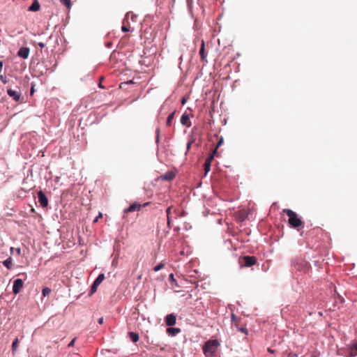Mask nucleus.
Listing matches in <instances>:
<instances>
[{"mask_svg":"<svg viewBox=\"0 0 357 357\" xmlns=\"http://www.w3.org/2000/svg\"><path fill=\"white\" fill-rule=\"evenodd\" d=\"M283 213L289 217V224L294 228L298 227L303 225L302 220L298 217V215L291 209L284 208Z\"/></svg>","mask_w":357,"mask_h":357,"instance_id":"obj_1","label":"nucleus"},{"mask_svg":"<svg viewBox=\"0 0 357 357\" xmlns=\"http://www.w3.org/2000/svg\"><path fill=\"white\" fill-rule=\"evenodd\" d=\"M219 343L218 341L215 340H209L207 341L203 347L204 353L206 355L211 354L213 355L215 353L217 347H218Z\"/></svg>","mask_w":357,"mask_h":357,"instance_id":"obj_2","label":"nucleus"},{"mask_svg":"<svg viewBox=\"0 0 357 357\" xmlns=\"http://www.w3.org/2000/svg\"><path fill=\"white\" fill-rule=\"evenodd\" d=\"M257 261L254 256H243L240 258L239 263L241 267H250L256 264Z\"/></svg>","mask_w":357,"mask_h":357,"instance_id":"obj_3","label":"nucleus"},{"mask_svg":"<svg viewBox=\"0 0 357 357\" xmlns=\"http://www.w3.org/2000/svg\"><path fill=\"white\" fill-rule=\"evenodd\" d=\"M104 279L105 275L103 273H101L98 276L91 287V290L89 291L90 295L93 294L97 291L98 286L101 284Z\"/></svg>","mask_w":357,"mask_h":357,"instance_id":"obj_4","label":"nucleus"},{"mask_svg":"<svg viewBox=\"0 0 357 357\" xmlns=\"http://www.w3.org/2000/svg\"><path fill=\"white\" fill-rule=\"evenodd\" d=\"M38 202H39L40 205L42 207L45 208V207L47 206V205H48L47 197H46L45 194L41 190L38 192Z\"/></svg>","mask_w":357,"mask_h":357,"instance_id":"obj_5","label":"nucleus"},{"mask_svg":"<svg viewBox=\"0 0 357 357\" xmlns=\"http://www.w3.org/2000/svg\"><path fill=\"white\" fill-rule=\"evenodd\" d=\"M24 282L22 279H16L13 286V292L17 294L23 287Z\"/></svg>","mask_w":357,"mask_h":357,"instance_id":"obj_6","label":"nucleus"},{"mask_svg":"<svg viewBox=\"0 0 357 357\" xmlns=\"http://www.w3.org/2000/svg\"><path fill=\"white\" fill-rule=\"evenodd\" d=\"M8 95L11 97L14 100L18 102L21 98V93L20 91L13 90L11 89H8L7 90Z\"/></svg>","mask_w":357,"mask_h":357,"instance_id":"obj_7","label":"nucleus"},{"mask_svg":"<svg viewBox=\"0 0 357 357\" xmlns=\"http://www.w3.org/2000/svg\"><path fill=\"white\" fill-rule=\"evenodd\" d=\"M29 52L30 50L29 47H22L19 50L17 55L22 59H27L29 56Z\"/></svg>","mask_w":357,"mask_h":357,"instance_id":"obj_8","label":"nucleus"},{"mask_svg":"<svg viewBox=\"0 0 357 357\" xmlns=\"http://www.w3.org/2000/svg\"><path fill=\"white\" fill-rule=\"evenodd\" d=\"M176 316L174 314H169L165 317V323L168 326H172L176 324Z\"/></svg>","mask_w":357,"mask_h":357,"instance_id":"obj_9","label":"nucleus"},{"mask_svg":"<svg viewBox=\"0 0 357 357\" xmlns=\"http://www.w3.org/2000/svg\"><path fill=\"white\" fill-rule=\"evenodd\" d=\"M40 6L38 0H33L32 4L29 8V11L36 12L40 10Z\"/></svg>","mask_w":357,"mask_h":357,"instance_id":"obj_10","label":"nucleus"},{"mask_svg":"<svg viewBox=\"0 0 357 357\" xmlns=\"http://www.w3.org/2000/svg\"><path fill=\"white\" fill-rule=\"evenodd\" d=\"M175 177V174L172 172H168L160 176L163 181H172Z\"/></svg>","mask_w":357,"mask_h":357,"instance_id":"obj_11","label":"nucleus"},{"mask_svg":"<svg viewBox=\"0 0 357 357\" xmlns=\"http://www.w3.org/2000/svg\"><path fill=\"white\" fill-rule=\"evenodd\" d=\"M199 54H200L202 61H205V59L206 58V55L205 54V43H204V40L202 41V44H201L200 50H199Z\"/></svg>","mask_w":357,"mask_h":357,"instance_id":"obj_12","label":"nucleus"},{"mask_svg":"<svg viewBox=\"0 0 357 357\" xmlns=\"http://www.w3.org/2000/svg\"><path fill=\"white\" fill-rule=\"evenodd\" d=\"M181 332V329L178 328H172V327H170V328H168L167 329V333L169 335H172V336H174L176 335V334L179 333Z\"/></svg>","mask_w":357,"mask_h":357,"instance_id":"obj_13","label":"nucleus"},{"mask_svg":"<svg viewBox=\"0 0 357 357\" xmlns=\"http://www.w3.org/2000/svg\"><path fill=\"white\" fill-rule=\"evenodd\" d=\"M181 123L183 125H186L188 126H190V118L188 114H183L181 118Z\"/></svg>","mask_w":357,"mask_h":357,"instance_id":"obj_14","label":"nucleus"},{"mask_svg":"<svg viewBox=\"0 0 357 357\" xmlns=\"http://www.w3.org/2000/svg\"><path fill=\"white\" fill-rule=\"evenodd\" d=\"M12 258L9 257L7 259L4 260L2 263L4 266H6L8 269L12 268Z\"/></svg>","mask_w":357,"mask_h":357,"instance_id":"obj_15","label":"nucleus"},{"mask_svg":"<svg viewBox=\"0 0 357 357\" xmlns=\"http://www.w3.org/2000/svg\"><path fill=\"white\" fill-rule=\"evenodd\" d=\"M174 114L175 112H173L170 114H169L166 122L167 126H171L172 120L174 119Z\"/></svg>","mask_w":357,"mask_h":357,"instance_id":"obj_16","label":"nucleus"},{"mask_svg":"<svg viewBox=\"0 0 357 357\" xmlns=\"http://www.w3.org/2000/svg\"><path fill=\"white\" fill-rule=\"evenodd\" d=\"M216 149H215L213 153L206 159L205 162H208V164L211 165V162L213 160L214 155L216 154Z\"/></svg>","mask_w":357,"mask_h":357,"instance_id":"obj_17","label":"nucleus"},{"mask_svg":"<svg viewBox=\"0 0 357 357\" xmlns=\"http://www.w3.org/2000/svg\"><path fill=\"white\" fill-rule=\"evenodd\" d=\"M134 83L133 80L132 79H130L128 82H122L121 83V85H120V88L121 89H126V86L129 84H132Z\"/></svg>","mask_w":357,"mask_h":357,"instance_id":"obj_18","label":"nucleus"},{"mask_svg":"<svg viewBox=\"0 0 357 357\" xmlns=\"http://www.w3.org/2000/svg\"><path fill=\"white\" fill-rule=\"evenodd\" d=\"M10 253H11V255H14L15 253H16L17 255H21V249L20 248L15 249V248L11 247L10 248Z\"/></svg>","mask_w":357,"mask_h":357,"instance_id":"obj_19","label":"nucleus"},{"mask_svg":"<svg viewBox=\"0 0 357 357\" xmlns=\"http://www.w3.org/2000/svg\"><path fill=\"white\" fill-rule=\"evenodd\" d=\"M18 343H19L18 338H15L12 344V349H13V352L17 349V348L18 347Z\"/></svg>","mask_w":357,"mask_h":357,"instance_id":"obj_20","label":"nucleus"},{"mask_svg":"<svg viewBox=\"0 0 357 357\" xmlns=\"http://www.w3.org/2000/svg\"><path fill=\"white\" fill-rule=\"evenodd\" d=\"M357 355V351L355 350V348L354 347V344L351 346L350 348V354L349 356L354 357Z\"/></svg>","mask_w":357,"mask_h":357,"instance_id":"obj_21","label":"nucleus"},{"mask_svg":"<svg viewBox=\"0 0 357 357\" xmlns=\"http://www.w3.org/2000/svg\"><path fill=\"white\" fill-rule=\"evenodd\" d=\"M50 292H51V289L49 287L43 288V291H42L43 296H48L50 294Z\"/></svg>","mask_w":357,"mask_h":357,"instance_id":"obj_22","label":"nucleus"},{"mask_svg":"<svg viewBox=\"0 0 357 357\" xmlns=\"http://www.w3.org/2000/svg\"><path fill=\"white\" fill-rule=\"evenodd\" d=\"M149 204V202L144 203L143 205L139 204H137V203L135 202V211H139V210H140V208H141L142 206H148Z\"/></svg>","mask_w":357,"mask_h":357,"instance_id":"obj_23","label":"nucleus"},{"mask_svg":"<svg viewBox=\"0 0 357 357\" xmlns=\"http://www.w3.org/2000/svg\"><path fill=\"white\" fill-rule=\"evenodd\" d=\"M61 3L66 6L67 8H70L71 6L70 0H60Z\"/></svg>","mask_w":357,"mask_h":357,"instance_id":"obj_24","label":"nucleus"},{"mask_svg":"<svg viewBox=\"0 0 357 357\" xmlns=\"http://www.w3.org/2000/svg\"><path fill=\"white\" fill-rule=\"evenodd\" d=\"M204 167L206 175L211 170V164H208V162H204Z\"/></svg>","mask_w":357,"mask_h":357,"instance_id":"obj_25","label":"nucleus"},{"mask_svg":"<svg viewBox=\"0 0 357 357\" xmlns=\"http://www.w3.org/2000/svg\"><path fill=\"white\" fill-rule=\"evenodd\" d=\"M164 266H165V264L163 263H160L159 264H158L157 266H155L153 268V270L155 272L159 271L160 270H161L164 267Z\"/></svg>","mask_w":357,"mask_h":357,"instance_id":"obj_26","label":"nucleus"},{"mask_svg":"<svg viewBox=\"0 0 357 357\" xmlns=\"http://www.w3.org/2000/svg\"><path fill=\"white\" fill-rule=\"evenodd\" d=\"M155 132H156L155 142L157 144H158L159 141H160V130L159 128H156Z\"/></svg>","mask_w":357,"mask_h":357,"instance_id":"obj_27","label":"nucleus"},{"mask_svg":"<svg viewBox=\"0 0 357 357\" xmlns=\"http://www.w3.org/2000/svg\"><path fill=\"white\" fill-rule=\"evenodd\" d=\"M134 211V204L130 205V206L124 210V213H126L128 212Z\"/></svg>","mask_w":357,"mask_h":357,"instance_id":"obj_28","label":"nucleus"},{"mask_svg":"<svg viewBox=\"0 0 357 357\" xmlns=\"http://www.w3.org/2000/svg\"><path fill=\"white\" fill-rule=\"evenodd\" d=\"M172 210H174V211H176L175 209H174L173 206H169L167 210H166V213H167V216H170L171 215V213H172Z\"/></svg>","mask_w":357,"mask_h":357,"instance_id":"obj_29","label":"nucleus"},{"mask_svg":"<svg viewBox=\"0 0 357 357\" xmlns=\"http://www.w3.org/2000/svg\"><path fill=\"white\" fill-rule=\"evenodd\" d=\"M223 144V138L220 137V139L218 140L216 147L215 149H218V147H220Z\"/></svg>","mask_w":357,"mask_h":357,"instance_id":"obj_30","label":"nucleus"},{"mask_svg":"<svg viewBox=\"0 0 357 357\" xmlns=\"http://www.w3.org/2000/svg\"><path fill=\"white\" fill-rule=\"evenodd\" d=\"M102 217V214L101 213H99L98 215L94 219L93 222H97L99 220V218H101Z\"/></svg>","mask_w":357,"mask_h":357,"instance_id":"obj_31","label":"nucleus"},{"mask_svg":"<svg viewBox=\"0 0 357 357\" xmlns=\"http://www.w3.org/2000/svg\"><path fill=\"white\" fill-rule=\"evenodd\" d=\"M128 335L131 340L134 342V332L130 331L129 332Z\"/></svg>","mask_w":357,"mask_h":357,"instance_id":"obj_32","label":"nucleus"},{"mask_svg":"<svg viewBox=\"0 0 357 357\" xmlns=\"http://www.w3.org/2000/svg\"><path fill=\"white\" fill-rule=\"evenodd\" d=\"M193 143V141L192 140H190L188 142L187 144V151H189L190 147H191V145Z\"/></svg>","mask_w":357,"mask_h":357,"instance_id":"obj_33","label":"nucleus"},{"mask_svg":"<svg viewBox=\"0 0 357 357\" xmlns=\"http://www.w3.org/2000/svg\"><path fill=\"white\" fill-rule=\"evenodd\" d=\"M0 79L2 81V82H3V84L7 83L6 78V77H4L3 76L1 75V76H0Z\"/></svg>","mask_w":357,"mask_h":357,"instance_id":"obj_34","label":"nucleus"},{"mask_svg":"<svg viewBox=\"0 0 357 357\" xmlns=\"http://www.w3.org/2000/svg\"><path fill=\"white\" fill-rule=\"evenodd\" d=\"M76 338H74L71 340V342L68 344V347H73L75 344Z\"/></svg>","mask_w":357,"mask_h":357,"instance_id":"obj_35","label":"nucleus"},{"mask_svg":"<svg viewBox=\"0 0 357 357\" xmlns=\"http://www.w3.org/2000/svg\"><path fill=\"white\" fill-rule=\"evenodd\" d=\"M38 45L41 47V48H43L45 46V44L43 43H38Z\"/></svg>","mask_w":357,"mask_h":357,"instance_id":"obj_36","label":"nucleus"},{"mask_svg":"<svg viewBox=\"0 0 357 357\" xmlns=\"http://www.w3.org/2000/svg\"><path fill=\"white\" fill-rule=\"evenodd\" d=\"M126 15L127 16H130V15L131 20H132V21L134 20V14H132V13H131V14L128 13Z\"/></svg>","mask_w":357,"mask_h":357,"instance_id":"obj_37","label":"nucleus"},{"mask_svg":"<svg viewBox=\"0 0 357 357\" xmlns=\"http://www.w3.org/2000/svg\"><path fill=\"white\" fill-rule=\"evenodd\" d=\"M98 322L99 324H102L103 323V318L100 317L98 319Z\"/></svg>","mask_w":357,"mask_h":357,"instance_id":"obj_38","label":"nucleus"},{"mask_svg":"<svg viewBox=\"0 0 357 357\" xmlns=\"http://www.w3.org/2000/svg\"><path fill=\"white\" fill-rule=\"evenodd\" d=\"M170 222H171V217L167 216V225L169 227H170Z\"/></svg>","mask_w":357,"mask_h":357,"instance_id":"obj_39","label":"nucleus"},{"mask_svg":"<svg viewBox=\"0 0 357 357\" xmlns=\"http://www.w3.org/2000/svg\"><path fill=\"white\" fill-rule=\"evenodd\" d=\"M122 31H128V29L126 26H122Z\"/></svg>","mask_w":357,"mask_h":357,"instance_id":"obj_40","label":"nucleus"},{"mask_svg":"<svg viewBox=\"0 0 357 357\" xmlns=\"http://www.w3.org/2000/svg\"><path fill=\"white\" fill-rule=\"evenodd\" d=\"M288 357H297V355L296 354H289Z\"/></svg>","mask_w":357,"mask_h":357,"instance_id":"obj_41","label":"nucleus"},{"mask_svg":"<svg viewBox=\"0 0 357 357\" xmlns=\"http://www.w3.org/2000/svg\"><path fill=\"white\" fill-rule=\"evenodd\" d=\"M139 340V335L135 333V342H137Z\"/></svg>","mask_w":357,"mask_h":357,"instance_id":"obj_42","label":"nucleus"},{"mask_svg":"<svg viewBox=\"0 0 357 357\" xmlns=\"http://www.w3.org/2000/svg\"><path fill=\"white\" fill-rule=\"evenodd\" d=\"M241 331L242 332L245 333H248V330H247L246 328H241Z\"/></svg>","mask_w":357,"mask_h":357,"instance_id":"obj_43","label":"nucleus"},{"mask_svg":"<svg viewBox=\"0 0 357 357\" xmlns=\"http://www.w3.org/2000/svg\"><path fill=\"white\" fill-rule=\"evenodd\" d=\"M236 319V315H235L234 314H232V315H231V319H232V321H234Z\"/></svg>","mask_w":357,"mask_h":357,"instance_id":"obj_44","label":"nucleus"},{"mask_svg":"<svg viewBox=\"0 0 357 357\" xmlns=\"http://www.w3.org/2000/svg\"><path fill=\"white\" fill-rule=\"evenodd\" d=\"M169 279L172 280H174V275L172 273L169 275Z\"/></svg>","mask_w":357,"mask_h":357,"instance_id":"obj_45","label":"nucleus"},{"mask_svg":"<svg viewBox=\"0 0 357 357\" xmlns=\"http://www.w3.org/2000/svg\"><path fill=\"white\" fill-rule=\"evenodd\" d=\"M354 347L355 348V350L357 351V342L354 344Z\"/></svg>","mask_w":357,"mask_h":357,"instance_id":"obj_46","label":"nucleus"},{"mask_svg":"<svg viewBox=\"0 0 357 357\" xmlns=\"http://www.w3.org/2000/svg\"><path fill=\"white\" fill-rule=\"evenodd\" d=\"M268 352H270V353H273V352H274V351H273V350H272L271 348H268Z\"/></svg>","mask_w":357,"mask_h":357,"instance_id":"obj_47","label":"nucleus"},{"mask_svg":"<svg viewBox=\"0 0 357 357\" xmlns=\"http://www.w3.org/2000/svg\"><path fill=\"white\" fill-rule=\"evenodd\" d=\"M3 67V63L1 61H0V69H1Z\"/></svg>","mask_w":357,"mask_h":357,"instance_id":"obj_48","label":"nucleus"},{"mask_svg":"<svg viewBox=\"0 0 357 357\" xmlns=\"http://www.w3.org/2000/svg\"><path fill=\"white\" fill-rule=\"evenodd\" d=\"M182 104L184 105L185 104V99H183L182 100Z\"/></svg>","mask_w":357,"mask_h":357,"instance_id":"obj_49","label":"nucleus"}]
</instances>
